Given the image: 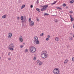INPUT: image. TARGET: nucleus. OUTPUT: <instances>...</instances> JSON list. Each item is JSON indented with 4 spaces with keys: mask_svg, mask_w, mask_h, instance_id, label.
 <instances>
[{
    "mask_svg": "<svg viewBox=\"0 0 74 74\" xmlns=\"http://www.w3.org/2000/svg\"><path fill=\"white\" fill-rule=\"evenodd\" d=\"M71 21H74V18H71Z\"/></svg>",
    "mask_w": 74,
    "mask_h": 74,
    "instance_id": "obj_28",
    "label": "nucleus"
},
{
    "mask_svg": "<svg viewBox=\"0 0 74 74\" xmlns=\"http://www.w3.org/2000/svg\"><path fill=\"white\" fill-rule=\"evenodd\" d=\"M69 62V60H68L66 59L65 60V62H64V64H66L67 63V62Z\"/></svg>",
    "mask_w": 74,
    "mask_h": 74,
    "instance_id": "obj_13",
    "label": "nucleus"
},
{
    "mask_svg": "<svg viewBox=\"0 0 74 74\" xmlns=\"http://www.w3.org/2000/svg\"><path fill=\"white\" fill-rule=\"evenodd\" d=\"M2 57H3V56H4V53H2Z\"/></svg>",
    "mask_w": 74,
    "mask_h": 74,
    "instance_id": "obj_41",
    "label": "nucleus"
},
{
    "mask_svg": "<svg viewBox=\"0 0 74 74\" xmlns=\"http://www.w3.org/2000/svg\"><path fill=\"white\" fill-rule=\"evenodd\" d=\"M56 14H55V15H52V16H56Z\"/></svg>",
    "mask_w": 74,
    "mask_h": 74,
    "instance_id": "obj_39",
    "label": "nucleus"
},
{
    "mask_svg": "<svg viewBox=\"0 0 74 74\" xmlns=\"http://www.w3.org/2000/svg\"><path fill=\"white\" fill-rule=\"evenodd\" d=\"M42 58H43V59H46L47 57V54L46 53H44L41 54Z\"/></svg>",
    "mask_w": 74,
    "mask_h": 74,
    "instance_id": "obj_4",
    "label": "nucleus"
},
{
    "mask_svg": "<svg viewBox=\"0 0 74 74\" xmlns=\"http://www.w3.org/2000/svg\"><path fill=\"white\" fill-rule=\"evenodd\" d=\"M70 34H71V35H73V33H71Z\"/></svg>",
    "mask_w": 74,
    "mask_h": 74,
    "instance_id": "obj_48",
    "label": "nucleus"
},
{
    "mask_svg": "<svg viewBox=\"0 0 74 74\" xmlns=\"http://www.w3.org/2000/svg\"><path fill=\"white\" fill-rule=\"evenodd\" d=\"M8 60H11V58H8Z\"/></svg>",
    "mask_w": 74,
    "mask_h": 74,
    "instance_id": "obj_36",
    "label": "nucleus"
},
{
    "mask_svg": "<svg viewBox=\"0 0 74 74\" xmlns=\"http://www.w3.org/2000/svg\"><path fill=\"white\" fill-rule=\"evenodd\" d=\"M44 6H45V5L42 6V5H41L40 6V7H44Z\"/></svg>",
    "mask_w": 74,
    "mask_h": 74,
    "instance_id": "obj_44",
    "label": "nucleus"
},
{
    "mask_svg": "<svg viewBox=\"0 0 74 74\" xmlns=\"http://www.w3.org/2000/svg\"><path fill=\"white\" fill-rule=\"evenodd\" d=\"M31 21V18H30L29 19V22H30Z\"/></svg>",
    "mask_w": 74,
    "mask_h": 74,
    "instance_id": "obj_29",
    "label": "nucleus"
},
{
    "mask_svg": "<svg viewBox=\"0 0 74 74\" xmlns=\"http://www.w3.org/2000/svg\"><path fill=\"white\" fill-rule=\"evenodd\" d=\"M34 24V22L32 21H31L29 25L30 26H33Z\"/></svg>",
    "mask_w": 74,
    "mask_h": 74,
    "instance_id": "obj_9",
    "label": "nucleus"
},
{
    "mask_svg": "<svg viewBox=\"0 0 74 74\" xmlns=\"http://www.w3.org/2000/svg\"><path fill=\"white\" fill-rule=\"evenodd\" d=\"M62 6L63 7H65V6H66V4L65 3H63L62 5Z\"/></svg>",
    "mask_w": 74,
    "mask_h": 74,
    "instance_id": "obj_24",
    "label": "nucleus"
},
{
    "mask_svg": "<svg viewBox=\"0 0 74 74\" xmlns=\"http://www.w3.org/2000/svg\"><path fill=\"white\" fill-rule=\"evenodd\" d=\"M47 37V38H50V36H49V35H48Z\"/></svg>",
    "mask_w": 74,
    "mask_h": 74,
    "instance_id": "obj_35",
    "label": "nucleus"
},
{
    "mask_svg": "<svg viewBox=\"0 0 74 74\" xmlns=\"http://www.w3.org/2000/svg\"><path fill=\"white\" fill-rule=\"evenodd\" d=\"M21 23H26V16H24L23 18V16H22L21 17Z\"/></svg>",
    "mask_w": 74,
    "mask_h": 74,
    "instance_id": "obj_2",
    "label": "nucleus"
},
{
    "mask_svg": "<svg viewBox=\"0 0 74 74\" xmlns=\"http://www.w3.org/2000/svg\"><path fill=\"white\" fill-rule=\"evenodd\" d=\"M1 59V57H0V60Z\"/></svg>",
    "mask_w": 74,
    "mask_h": 74,
    "instance_id": "obj_51",
    "label": "nucleus"
},
{
    "mask_svg": "<svg viewBox=\"0 0 74 74\" xmlns=\"http://www.w3.org/2000/svg\"><path fill=\"white\" fill-rule=\"evenodd\" d=\"M19 40L21 42H22L23 41V39L22 38V36H21L19 38Z\"/></svg>",
    "mask_w": 74,
    "mask_h": 74,
    "instance_id": "obj_10",
    "label": "nucleus"
},
{
    "mask_svg": "<svg viewBox=\"0 0 74 74\" xmlns=\"http://www.w3.org/2000/svg\"><path fill=\"white\" fill-rule=\"evenodd\" d=\"M69 13L70 14H72V13H73V11H71L69 12Z\"/></svg>",
    "mask_w": 74,
    "mask_h": 74,
    "instance_id": "obj_38",
    "label": "nucleus"
},
{
    "mask_svg": "<svg viewBox=\"0 0 74 74\" xmlns=\"http://www.w3.org/2000/svg\"><path fill=\"white\" fill-rule=\"evenodd\" d=\"M39 62H40V60H37V64H38V63H39Z\"/></svg>",
    "mask_w": 74,
    "mask_h": 74,
    "instance_id": "obj_31",
    "label": "nucleus"
},
{
    "mask_svg": "<svg viewBox=\"0 0 74 74\" xmlns=\"http://www.w3.org/2000/svg\"><path fill=\"white\" fill-rule=\"evenodd\" d=\"M56 2H57V1H55L53 3H51V5H53V4H56Z\"/></svg>",
    "mask_w": 74,
    "mask_h": 74,
    "instance_id": "obj_18",
    "label": "nucleus"
},
{
    "mask_svg": "<svg viewBox=\"0 0 74 74\" xmlns=\"http://www.w3.org/2000/svg\"><path fill=\"white\" fill-rule=\"evenodd\" d=\"M39 3L38 0H37V4H38V3Z\"/></svg>",
    "mask_w": 74,
    "mask_h": 74,
    "instance_id": "obj_37",
    "label": "nucleus"
},
{
    "mask_svg": "<svg viewBox=\"0 0 74 74\" xmlns=\"http://www.w3.org/2000/svg\"><path fill=\"white\" fill-rule=\"evenodd\" d=\"M29 50L30 53H33L36 51V49L35 47L32 46L29 48Z\"/></svg>",
    "mask_w": 74,
    "mask_h": 74,
    "instance_id": "obj_1",
    "label": "nucleus"
},
{
    "mask_svg": "<svg viewBox=\"0 0 74 74\" xmlns=\"http://www.w3.org/2000/svg\"><path fill=\"white\" fill-rule=\"evenodd\" d=\"M59 71L58 68H56L53 70V73L54 74H58L59 73Z\"/></svg>",
    "mask_w": 74,
    "mask_h": 74,
    "instance_id": "obj_3",
    "label": "nucleus"
},
{
    "mask_svg": "<svg viewBox=\"0 0 74 74\" xmlns=\"http://www.w3.org/2000/svg\"><path fill=\"white\" fill-rule=\"evenodd\" d=\"M57 8V9H59V10H62V8H60L59 7H58V8Z\"/></svg>",
    "mask_w": 74,
    "mask_h": 74,
    "instance_id": "obj_22",
    "label": "nucleus"
},
{
    "mask_svg": "<svg viewBox=\"0 0 74 74\" xmlns=\"http://www.w3.org/2000/svg\"><path fill=\"white\" fill-rule=\"evenodd\" d=\"M70 17L71 18H73V16H72L71 15Z\"/></svg>",
    "mask_w": 74,
    "mask_h": 74,
    "instance_id": "obj_43",
    "label": "nucleus"
},
{
    "mask_svg": "<svg viewBox=\"0 0 74 74\" xmlns=\"http://www.w3.org/2000/svg\"><path fill=\"white\" fill-rule=\"evenodd\" d=\"M55 22H56V23H57V22H58V20L57 19H56L54 21Z\"/></svg>",
    "mask_w": 74,
    "mask_h": 74,
    "instance_id": "obj_25",
    "label": "nucleus"
},
{
    "mask_svg": "<svg viewBox=\"0 0 74 74\" xmlns=\"http://www.w3.org/2000/svg\"><path fill=\"white\" fill-rule=\"evenodd\" d=\"M14 45L12 43H11L10 44V45L9 46V47H12V48H14Z\"/></svg>",
    "mask_w": 74,
    "mask_h": 74,
    "instance_id": "obj_7",
    "label": "nucleus"
},
{
    "mask_svg": "<svg viewBox=\"0 0 74 74\" xmlns=\"http://www.w3.org/2000/svg\"><path fill=\"white\" fill-rule=\"evenodd\" d=\"M70 3L71 4H73V3H74V0H72V1H70Z\"/></svg>",
    "mask_w": 74,
    "mask_h": 74,
    "instance_id": "obj_19",
    "label": "nucleus"
},
{
    "mask_svg": "<svg viewBox=\"0 0 74 74\" xmlns=\"http://www.w3.org/2000/svg\"><path fill=\"white\" fill-rule=\"evenodd\" d=\"M69 40H73V38L71 37H70L69 38Z\"/></svg>",
    "mask_w": 74,
    "mask_h": 74,
    "instance_id": "obj_20",
    "label": "nucleus"
},
{
    "mask_svg": "<svg viewBox=\"0 0 74 74\" xmlns=\"http://www.w3.org/2000/svg\"><path fill=\"white\" fill-rule=\"evenodd\" d=\"M48 5H45L44 6H43V8H41L40 9V11H45L46 10V8H48Z\"/></svg>",
    "mask_w": 74,
    "mask_h": 74,
    "instance_id": "obj_5",
    "label": "nucleus"
},
{
    "mask_svg": "<svg viewBox=\"0 0 74 74\" xmlns=\"http://www.w3.org/2000/svg\"><path fill=\"white\" fill-rule=\"evenodd\" d=\"M44 36V33H42V34H41L40 35V36Z\"/></svg>",
    "mask_w": 74,
    "mask_h": 74,
    "instance_id": "obj_26",
    "label": "nucleus"
},
{
    "mask_svg": "<svg viewBox=\"0 0 74 74\" xmlns=\"http://www.w3.org/2000/svg\"><path fill=\"white\" fill-rule=\"evenodd\" d=\"M33 5H30L31 8H33Z\"/></svg>",
    "mask_w": 74,
    "mask_h": 74,
    "instance_id": "obj_33",
    "label": "nucleus"
},
{
    "mask_svg": "<svg viewBox=\"0 0 74 74\" xmlns=\"http://www.w3.org/2000/svg\"><path fill=\"white\" fill-rule=\"evenodd\" d=\"M66 9L69 8V6H66Z\"/></svg>",
    "mask_w": 74,
    "mask_h": 74,
    "instance_id": "obj_46",
    "label": "nucleus"
},
{
    "mask_svg": "<svg viewBox=\"0 0 74 74\" xmlns=\"http://www.w3.org/2000/svg\"><path fill=\"white\" fill-rule=\"evenodd\" d=\"M24 7H25V5H23L21 7V9H23V8Z\"/></svg>",
    "mask_w": 74,
    "mask_h": 74,
    "instance_id": "obj_16",
    "label": "nucleus"
},
{
    "mask_svg": "<svg viewBox=\"0 0 74 74\" xmlns=\"http://www.w3.org/2000/svg\"><path fill=\"white\" fill-rule=\"evenodd\" d=\"M36 59V57H34V60H35Z\"/></svg>",
    "mask_w": 74,
    "mask_h": 74,
    "instance_id": "obj_40",
    "label": "nucleus"
},
{
    "mask_svg": "<svg viewBox=\"0 0 74 74\" xmlns=\"http://www.w3.org/2000/svg\"><path fill=\"white\" fill-rule=\"evenodd\" d=\"M46 41H48L49 40V38H46Z\"/></svg>",
    "mask_w": 74,
    "mask_h": 74,
    "instance_id": "obj_34",
    "label": "nucleus"
},
{
    "mask_svg": "<svg viewBox=\"0 0 74 74\" xmlns=\"http://www.w3.org/2000/svg\"><path fill=\"white\" fill-rule=\"evenodd\" d=\"M10 54H11V53H10V52L9 53H8L9 56V55H10Z\"/></svg>",
    "mask_w": 74,
    "mask_h": 74,
    "instance_id": "obj_45",
    "label": "nucleus"
},
{
    "mask_svg": "<svg viewBox=\"0 0 74 74\" xmlns=\"http://www.w3.org/2000/svg\"><path fill=\"white\" fill-rule=\"evenodd\" d=\"M23 44H25V43H24Z\"/></svg>",
    "mask_w": 74,
    "mask_h": 74,
    "instance_id": "obj_52",
    "label": "nucleus"
},
{
    "mask_svg": "<svg viewBox=\"0 0 74 74\" xmlns=\"http://www.w3.org/2000/svg\"><path fill=\"white\" fill-rule=\"evenodd\" d=\"M36 44H38L39 43H40V42L38 40H37L36 41V42H35Z\"/></svg>",
    "mask_w": 74,
    "mask_h": 74,
    "instance_id": "obj_11",
    "label": "nucleus"
},
{
    "mask_svg": "<svg viewBox=\"0 0 74 74\" xmlns=\"http://www.w3.org/2000/svg\"><path fill=\"white\" fill-rule=\"evenodd\" d=\"M44 16H45V15H46L47 16H48L49 15V14H48L47 13H45L44 14Z\"/></svg>",
    "mask_w": 74,
    "mask_h": 74,
    "instance_id": "obj_23",
    "label": "nucleus"
},
{
    "mask_svg": "<svg viewBox=\"0 0 74 74\" xmlns=\"http://www.w3.org/2000/svg\"><path fill=\"white\" fill-rule=\"evenodd\" d=\"M72 60L74 62V57H73L72 58Z\"/></svg>",
    "mask_w": 74,
    "mask_h": 74,
    "instance_id": "obj_27",
    "label": "nucleus"
},
{
    "mask_svg": "<svg viewBox=\"0 0 74 74\" xmlns=\"http://www.w3.org/2000/svg\"><path fill=\"white\" fill-rule=\"evenodd\" d=\"M37 40H38V37L37 36H35L34 37V43H35L36 42V41H37Z\"/></svg>",
    "mask_w": 74,
    "mask_h": 74,
    "instance_id": "obj_8",
    "label": "nucleus"
},
{
    "mask_svg": "<svg viewBox=\"0 0 74 74\" xmlns=\"http://www.w3.org/2000/svg\"><path fill=\"white\" fill-rule=\"evenodd\" d=\"M36 10H37V11H38V12H40V9L38 8H37L36 9Z\"/></svg>",
    "mask_w": 74,
    "mask_h": 74,
    "instance_id": "obj_15",
    "label": "nucleus"
},
{
    "mask_svg": "<svg viewBox=\"0 0 74 74\" xmlns=\"http://www.w3.org/2000/svg\"><path fill=\"white\" fill-rule=\"evenodd\" d=\"M14 47H9L8 48L10 50L13 51V50H14Z\"/></svg>",
    "mask_w": 74,
    "mask_h": 74,
    "instance_id": "obj_12",
    "label": "nucleus"
},
{
    "mask_svg": "<svg viewBox=\"0 0 74 74\" xmlns=\"http://www.w3.org/2000/svg\"><path fill=\"white\" fill-rule=\"evenodd\" d=\"M23 26H24L22 24V26H23Z\"/></svg>",
    "mask_w": 74,
    "mask_h": 74,
    "instance_id": "obj_49",
    "label": "nucleus"
},
{
    "mask_svg": "<svg viewBox=\"0 0 74 74\" xmlns=\"http://www.w3.org/2000/svg\"><path fill=\"white\" fill-rule=\"evenodd\" d=\"M39 66H41V65H42V62L40 61V62L39 63Z\"/></svg>",
    "mask_w": 74,
    "mask_h": 74,
    "instance_id": "obj_17",
    "label": "nucleus"
},
{
    "mask_svg": "<svg viewBox=\"0 0 74 74\" xmlns=\"http://www.w3.org/2000/svg\"><path fill=\"white\" fill-rule=\"evenodd\" d=\"M7 16L6 15H4V16H2L3 18H5Z\"/></svg>",
    "mask_w": 74,
    "mask_h": 74,
    "instance_id": "obj_21",
    "label": "nucleus"
},
{
    "mask_svg": "<svg viewBox=\"0 0 74 74\" xmlns=\"http://www.w3.org/2000/svg\"><path fill=\"white\" fill-rule=\"evenodd\" d=\"M12 33L10 32L9 34V35L8 36V38H11V37H12Z\"/></svg>",
    "mask_w": 74,
    "mask_h": 74,
    "instance_id": "obj_6",
    "label": "nucleus"
},
{
    "mask_svg": "<svg viewBox=\"0 0 74 74\" xmlns=\"http://www.w3.org/2000/svg\"><path fill=\"white\" fill-rule=\"evenodd\" d=\"M73 37H74V34H73Z\"/></svg>",
    "mask_w": 74,
    "mask_h": 74,
    "instance_id": "obj_50",
    "label": "nucleus"
},
{
    "mask_svg": "<svg viewBox=\"0 0 74 74\" xmlns=\"http://www.w3.org/2000/svg\"><path fill=\"white\" fill-rule=\"evenodd\" d=\"M55 40L56 41H58L59 40V38L58 37H57L55 38Z\"/></svg>",
    "mask_w": 74,
    "mask_h": 74,
    "instance_id": "obj_14",
    "label": "nucleus"
},
{
    "mask_svg": "<svg viewBox=\"0 0 74 74\" xmlns=\"http://www.w3.org/2000/svg\"><path fill=\"white\" fill-rule=\"evenodd\" d=\"M20 47L21 48H23V45H21L20 46Z\"/></svg>",
    "mask_w": 74,
    "mask_h": 74,
    "instance_id": "obj_30",
    "label": "nucleus"
},
{
    "mask_svg": "<svg viewBox=\"0 0 74 74\" xmlns=\"http://www.w3.org/2000/svg\"><path fill=\"white\" fill-rule=\"evenodd\" d=\"M25 52H28V50H27V49H26L25 50Z\"/></svg>",
    "mask_w": 74,
    "mask_h": 74,
    "instance_id": "obj_32",
    "label": "nucleus"
},
{
    "mask_svg": "<svg viewBox=\"0 0 74 74\" xmlns=\"http://www.w3.org/2000/svg\"><path fill=\"white\" fill-rule=\"evenodd\" d=\"M17 20H19V17H17Z\"/></svg>",
    "mask_w": 74,
    "mask_h": 74,
    "instance_id": "obj_42",
    "label": "nucleus"
},
{
    "mask_svg": "<svg viewBox=\"0 0 74 74\" xmlns=\"http://www.w3.org/2000/svg\"><path fill=\"white\" fill-rule=\"evenodd\" d=\"M36 20H37V21H38H38H39V19H37Z\"/></svg>",
    "mask_w": 74,
    "mask_h": 74,
    "instance_id": "obj_47",
    "label": "nucleus"
}]
</instances>
